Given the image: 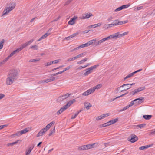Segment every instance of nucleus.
<instances>
[{
	"instance_id": "nucleus-58",
	"label": "nucleus",
	"mask_w": 155,
	"mask_h": 155,
	"mask_svg": "<svg viewBox=\"0 0 155 155\" xmlns=\"http://www.w3.org/2000/svg\"><path fill=\"white\" fill-rule=\"evenodd\" d=\"M19 141H20V142H21V140H17L15 141L14 142H12L13 143V145H15V144H17Z\"/></svg>"
},
{
	"instance_id": "nucleus-42",
	"label": "nucleus",
	"mask_w": 155,
	"mask_h": 155,
	"mask_svg": "<svg viewBox=\"0 0 155 155\" xmlns=\"http://www.w3.org/2000/svg\"><path fill=\"white\" fill-rule=\"evenodd\" d=\"M99 66L98 65H96L94 66H91L89 68L91 71L94 69H95L97 67Z\"/></svg>"
},
{
	"instance_id": "nucleus-17",
	"label": "nucleus",
	"mask_w": 155,
	"mask_h": 155,
	"mask_svg": "<svg viewBox=\"0 0 155 155\" xmlns=\"http://www.w3.org/2000/svg\"><path fill=\"white\" fill-rule=\"evenodd\" d=\"M96 144V143H94L93 144H90L86 145V148L87 150L91 149L94 147V146Z\"/></svg>"
},
{
	"instance_id": "nucleus-35",
	"label": "nucleus",
	"mask_w": 155,
	"mask_h": 155,
	"mask_svg": "<svg viewBox=\"0 0 155 155\" xmlns=\"http://www.w3.org/2000/svg\"><path fill=\"white\" fill-rule=\"evenodd\" d=\"M63 73V72L62 71H60V72H58L54 74H50V76L51 77H53L54 76H56L58 74H61Z\"/></svg>"
},
{
	"instance_id": "nucleus-29",
	"label": "nucleus",
	"mask_w": 155,
	"mask_h": 155,
	"mask_svg": "<svg viewBox=\"0 0 155 155\" xmlns=\"http://www.w3.org/2000/svg\"><path fill=\"white\" fill-rule=\"evenodd\" d=\"M38 46L36 45H34L30 47L29 48L30 49H32L34 50H37L38 49Z\"/></svg>"
},
{
	"instance_id": "nucleus-22",
	"label": "nucleus",
	"mask_w": 155,
	"mask_h": 155,
	"mask_svg": "<svg viewBox=\"0 0 155 155\" xmlns=\"http://www.w3.org/2000/svg\"><path fill=\"white\" fill-rule=\"evenodd\" d=\"M84 106L86 108L87 110H88L89 109L90 107L92 106V105L90 103L87 102L84 104Z\"/></svg>"
},
{
	"instance_id": "nucleus-16",
	"label": "nucleus",
	"mask_w": 155,
	"mask_h": 155,
	"mask_svg": "<svg viewBox=\"0 0 155 155\" xmlns=\"http://www.w3.org/2000/svg\"><path fill=\"white\" fill-rule=\"evenodd\" d=\"M45 132V131L43 129H42L37 134L36 136L37 137H38L39 136H42Z\"/></svg>"
},
{
	"instance_id": "nucleus-33",
	"label": "nucleus",
	"mask_w": 155,
	"mask_h": 155,
	"mask_svg": "<svg viewBox=\"0 0 155 155\" xmlns=\"http://www.w3.org/2000/svg\"><path fill=\"white\" fill-rule=\"evenodd\" d=\"M119 37V32H117L112 35V37L113 38H118Z\"/></svg>"
},
{
	"instance_id": "nucleus-18",
	"label": "nucleus",
	"mask_w": 155,
	"mask_h": 155,
	"mask_svg": "<svg viewBox=\"0 0 155 155\" xmlns=\"http://www.w3.org/2000/svg\"><path fill=\"white\" fill-rule=\"evenodd\" d=\"M50 34V33H47L43 35L38 40V41H39L40 40H41L42 39H44L47 37Z\"/></svg>"
},
{
	"instance_id": "nucleus-23",
	"label": "nucleus",
	"mask_w": 155,
	"mask_h": 155,
	"mask_svg": "<svg viewBox=\"0 0 155 155\" xmlns=\"http://www.w3.org/2000/svg\"><path fill=\"white\" fill-rule=\"evenodd\" d=\"M28 131L29 128H26L20 131V134H21L22 135L23 134H25L28 132Z\"/></svg>"
},
{
	"instance_id": "nucleus-19",
	"label": "nucleus",
	"mask_w": 155,
	"mask_h": 155,
	"mask_svg": "<svg viewBox=\"0 0 155 155\" xmlns=\"http://www.w3.org/2000/svg\"><path fill=\"white\" fill-rule=\"evenodd\" d=\"M144 98L143 97H141L140 98H138L135 99V102L137 101H138L137 104H140L143 102V101Z\"/></svg>"
},
{
	"instance_id": "nucleus-2",
	"label": "nucleus",
	"mask_w": 155,
	"mask_h": 155,
	"mask_svg": "<svg viewBox=\"0 0 155 155\" xmlns=\"http://www.w3.org/2000/svg\"><path fill=\"white\" fill-rule=\"evenodd\" d=\"M18 74L17 72L15 71H10L8 74L7 75V77L15 81L17 79V76Z\"/></svg>"
},
{
	"instance_id": "nucleus-56",
	"label": "nucleus",
	"mask_w": 155,
	"mask_h": 155,
	"mask_svg": "<svg viewBox=\"0 0 155 155\" xmlns=\"http://www.w3.org/2000/svg\"><path fill=\"white\" fill-rule=\"evenodd\" d=\"M122 9V8L121 7V6L120 7H119L118 8H116L115 10V11L117 12V11H120Z\"/></svg>"
},
{
	"instance_id": "nucleus-41",
	"label": "nucleus",
	"mask_w": 155,
	"mask_h": 155,
	"mask_svg": "<svg viewBox=\"0 0 155 155\" xmlns=\"http://www.w3.org/2000/svg\"><path fill=\"white\" fill-rule=\"evenodd\" d=\"M40 60V59H31L29 61V62H36L37 61H39Z\"/></svg>"
},
{
	"instance_id": "nucleus-5",
	"label": "nucleus",
	"mask_w": 155,
	"mask_h": 155,
	"mask_svg": "<svg viewBox=\"0 0 155 155\" xmlns=\"http://www.w3.org/2000/svg\"><path fill=\"white\" fill-rule=\"evenodd\" d=\"M138 140L137 137L135 134H132L130 136V139H129V141L131 143H134L137 141Z\"/></svg>"
},
{
	"instance_id": "nucleus-25",
	"label": "nucleus",
	"mask_w": 155,
	"mask_h": 155,
	"mask_svg": "<svg viewBox=\"0 0 155 155\" xmlns=\"http://www.w3.org/2000/svg\"><path fill=\"white\" fill-rule=\"evenodd\" d=\"M101 23H99L98 24H95L94 25H90L89 26V27L90 28H95L99 26H101Z\"/></svg>"
},
{
	"instance_id": "nucleus-55",
	"label": "nucleus",
	"mask_w": 155,
	"mask_h": 155,
	"mask_svg": "<svg viewBox=\"0 0 155 155\" xmlns=\"http://www.w3.org/2000/svg\"><path fill=\"white\" fill-rule=\"evenodd\" d=\"M102 116L103 119L105 117H108L109 116V114L108 113H106L105 114H102Z\"/></svg>"
},
{
	"instance_id": "nucleus-45",
	"label": "nucleus",
	"mask_w": 155,
	"mask_h": 155,
	"mask_svg": "<svg viewBox=\"0 0 155 155\" xmlns=\"http://www.w3.org/2000/svg\"><path fill=\"white\" fill-rule=\"evenodd\" d=\"M128 22V20H125V21H119L120 25H122L123 24H124L126 23L127 22Z\"/></svg>"
},
{
	"instance_id": "nucleus-6",
	"label": "nucleus",
	"mask_w": 155,
	"mask_h": 155,
	"mask_svg": "<svg viewBox=\"0 0 155 155\" xmlns=\"http://www.w3.org/2000/svg\"><path fill=\"white\" fill-rule=\"evenodd\" d=\"M70 95H71V94H69L68 93H67L64 95L58 97V100L59 102L61 101L68 98Z\"/></svg>"
},
{
	"instance_id": "nucleus-9",
	"label": "nucleus",
	"mask_w": 155,
	"mask_h": 155,
	"mask_svg": "<svg viewBox=\"0 0 155 155\" xmlns=\"http://www.w3.org/2000/svg\"><path fill=\"white\" fill-rule=\"evenodd\" d=\"M78 17L74 16L73 18L68 21V24L70 25H73L75 23V20L77 19Z\"/></svg>"
},
{
	"instance_id": "nucleus-37",
	"label": "nucleus",
	"mask_w": 155,
	"mask_h": 155,
	"mask_svg": "<svg viewBox=\"0 0 155 155\" xmlns=\"http://www.w3.org/2000/svg\"><path fill=\"white\" fill-rule=\"evenodd\" d=\"M104 26L105 27H106L107 29H108L109 28H110L112 27L113 26H114V25H113V23L110 24L105 25Z\"/></svg>"
},
{
	"instance_id": "nucleus-1",
	"label": "nucleus",
	"mask_w": 155,
	"mask_h": 155,
	"mask_svg": "<svg viewBox=\"0 0 155 155\" xmlns=\"http://www.w3.org/2000/svg\"><path fill=\"white\" fill-rule=\"evenodd\" d=\"M15 3L13 2H11L9 3V6L8 7L4 10L3 12L2 16L3 15L7 14L9 12L13 10L15 7Z\"/></svg>"
},
{
	"instance_id": "nucleus-48",
	"label": "nucleus",
	"mask_w": 155,
	"mask_h": 155,
	"mask_svg": "<svg viewBox=\"0 0 155 155\" xmlns=\"http://www.w3.org/2000/svg\"><path fill=\"white\" fill-rule=\"evenodd\" d=\"M76 59L75 58V57H73L72 58H69L68 60L67 61H71L74 60Z\"/></svg>"
},
{
	"instance_id": "nucleus-32",
	"label": "nucleus",
	"mask_w": 155,
	"mask_h": 155,
	"mask_svg": "<svg viewBox=\"0 0 155 155\" xmlns=\"http://www.w3.org/2000/svg\"><path fill=\"white\" fill-rule=\"evenodd\" d=\"M50 82L51 81L50 79H47L45 80L40 81H39V83H41L44 82L48 83Z\"/></svg>"
},
{
	"instance_id": "nucleus-15",
	"label": "nucleus",
	"mask_w": 155,
	"mask_h": 155,
	"mask_svg": "<svg viewBox=\"0 0 155 155\" xmlns=\"http://www.w3.org/2000/svg\"><path fill=\"white\" fill-rule=\"evenodd\" d=\"M118 121V118H115L114 119L111 120L108 122H107L108 124L109 125H110L112 124L115 123H116Z\"/></svg>"
},
{
	"instance_id": "nucleus-8",
	"label": "nucleus",
	"mask_w": 155,
	"mask_h": 155,
	"mask_svg": "<svg viewBox=\"0 0 155 155\" xmlns=\"http://www.w3.org/2000/svg\"><path fill=\"white\" fill-rule=\"evenodd\" d=\"M15 81L7 77L6 80V84L8 85L12 84Z\"/></svg>"
},
{
	"instance_id": "nucleus-3",
	"label": "nucleus",
	"mask_w": 155,
	"mask_h": 155,
	"mask_svg": "<svg viewBox=\"0 0 155 155\" xmlns=\"http://www.w3.org/2000/svg\"><path fill=\"white\" fill-rule=\"evenodd\" d=\"M34 39H32L29 41L24 43L23 44H22L21 45L19 48H18L19 49V51H21V50H22L24 48L26 47L28 45H30L31 43L34 41Z\"/></svg>"
},
{
	"instance_id": "nucleus-36",
	"label": "nucleus",
	"mask_w": 155,
	"mask_h": 155,
	"mask_svg": "<svg viewBox=\"0 0 155 155\" xmlns=\"http://www.w3.org/2000/svg\"><path fill=\"white\" fill-rule=\"evenodd\" d=\"M5 40L4 39H2L0 42V49L2 48L3 46V44L4 43Z\"/></svg>"
},
{
	"instance_id": "nucleus-61",
	"label": "nucleus",
	"mask_w": 155,
	"mask_h": 155,
	"mask_svg": "<svg viewBox=\"0 0 155 155\" xmlns=\"http://www.w3.org/2000/svg\"><path fill=\"white\" fill-rule=\"evenodd\" d=\"M5 96V95L4 94H3L0 93V99H2Z\"/></svg>"
},
{
	"instance_id": "nucleus-44",
	"label": "nucleus",
	"mask_w": 155,
	"mask_h": 155,
	"mask_svg": "<svg viewBox=\"0 0 155 155\" xmlns=\"http://www.w3.org/2000/svg\"><path fill=\"white\" fill-rule=\"evenodd\" d=\"M50 127L48 125H47L45 128L43 129H42L44 130L46 132L50 128Z\"/></svg>"
},
{
	"instance_id": "nucleus-53",
	"label": "nucleus",
	"mask_w": 155,
	"mask_h": 155,
	"mask_svg": "<svg viewBox=\"0 0 155 155\" xmlns=\"http://www.w3.org/2000/svg\"><path fill=\"white\" fill-rule=\"evenodd\" d=\"M34 146L35 145L34 144H32V145L29 146L28 149L31 151L32 149H33L34 147Z\"/></svg>"
},
{
	"instance_id": "nucleus-14",
	"label": "nucleus",
	"mask_w": 155,
	"mask_h": 155,
	"mask_svg": "<svg viewBox=\"0 0 155 155\" xmlns=\"http://www.w3.org/2000/svg\"><path fill=\"white\" fill-rule=\"evenodd\" d=\"M92 90H91V88L89 90H87L86 91L84 92L82 94V95L84 96H87L89 94H91L92 93H93V92H91Z\"/></svg>"
},
{
	"instance_id": "nucleus-31",
	"label": "nucleus",
	"mask_w": 155,
	"mask_h": 155,
	"mask_svg": "<svg viewBox=\"0 0 155 155\" xmlns=\"http://www.w3.org/2000/svg\"><path fill=\"white\" fill-rule=\"evenodd\" d=\"M95 40L93 39L91 40H90L87 43H88V44L89 45H92V44H94L95 45Z\"/></svg>"
},
{
	"instance_id": "nucleus-7",
	"label": "nucleus",
	"mask_w": 155,
	"mask_h": 155,
	"mask_svg": "<svg viewBox=\"0 0 155 155\" xmlns=\"http://www.w3.org/2000/svg\"><path fill=\"white\" fill-rule=\"evenodd\" d=\"M93 15L91 13L83 14L82 17L81 18V19H85L89 18L90 17L93 16Z\"/></svg>"
},
{
	"instance_id": "nucleus-64",
	"label": "nucleus",
	"mask_w": 155,
	"mask_h": 155,
	"mask_svg": "<svg viewBox=\"0 0 155 155\" xmlns=\"http://www.w3.org/2000/svg\"><path fill=\"white\" fill-rule=\"evenodd\" d=\"M31 152V151L30 150H28V149H26V152L25 153H26L27 154H30Z\"/></svg>"
},
{
	"instance_id": "nucleus-62",
	"label": "nucleus",
	"mask_w": 155,
	"mask_h": 155,
	"mask_svg": "<svg viewBox=\"0 0 155 155\" xmlns=\"http://www.w3.org/2000/svg\"><path fill=\"white\" fill-rule=\"evenodd\" d=\"M71 0H68L65 3V5L69 4L71 2Z\"/></svg>"
},
{
	"instance_id": "nucleus-38",
	"label": "nucleus",
	"mask_w": 155,
	"mask_h": 155,
	"mask_svg": "<svg viewBox=\"0 0 155 155\" xmlns=\"http://www.w3.org/2000/svg\"><path fill=\"white\" fill-rule=\"evenodd\" d=\"M130 4H128L125 5H123L122 6H121V7L122 8V9L125 8H126L130 6Z\"/></svg>"
},
{
	"instance_id": "nucleus-13",
	"label": "nucleus",
	"mask_w": 155,
	"mask_h": 155,
	"mask_svg": "<svg viewBox=\"0 0 155 155\" xmlns=\"http://www.w3.org/2000/svg\"><path fill=\"white\" fill-rule=\"evenodd\" d=\"M102 86V85L101 84H99L98 85H97L95 86L93 88H91V90H92L91 91V92H94L95 89H100Z\"/></svg>"
},
{
	"instance_id": "nucleus-27",
	"label": "nucleus",
	"mask_w": 155,
	"mask_h": 155,
	"mask_svg": "<svg viewBox=\"0 0 155 155\" xmlns=\"http://www.w3.org/2000/svg\"><path fill=\"white\" fill-rule=\"evenodd\" d=\"M78 150H87L86 147L85 145H84L80 147H79L78 148Z\"/></svg>"
},
{
	"instance_id": "nucleus-24",
	"label": "nucleus",
	"mask_w": 155,
	"mask_h": 155,
	"mask_svg": "<svg viewBox=\"0 0 155 155\" xmlns=\"http://www.w3.org/2000/svg\"><path fill=\"white\" fill-rule=\"evenodd\" d=\"M152 117L151 115H145L143 116V117L146 120H148L150 119Z\"/></svg>"
},
{
	"instance_id": "nucleus-21",
	"label": "nucleus",
	"mask_w": 155,
	"mask_h": 155,
	"mask_svg": "<svg viewBox=\"0 0 155 155\" xmlns=\"http://www.w3.org/2000/svg\"><path fill=\"white\" fill-rule=\"evenodd\" d=\"M86 54V52H84L82 53H81L80 54H78V55H77L75 57L76 59L78 58H79L81 57H83Z\"/></svg>"
},
{
	"instance_id": "nucleus-57",
	"label": "nucleus",
	"mask_w": 155,
	"mask_h": 155,
	"mask_svg": "<svg viewBox=\"0 0 155 155\" xmlns=\"http://www.w3.org/2000/svg\"><path fill=\"white\" fill-rule=\"evenodd\" d=\"M59 60H55L53 61H52L51 63H52V64H54L57 63H58L59 62Z\"/></svg>"
},
{
	"instance_id": "nucleus-63",
	"label": "nucleus",
	"mask_w": 155,
	"mask_h": 155,
	"mask_svg": "<svg viewBox=\"0 0 155 155\" xmlns=\"http://www.w3.org/2000/svg\"><path fill=\"white\" fill-rule=\"evenodd\" d=\"M84 44H82L81 45L79 46L78 47V49H79L80 48H83L84 47Z\"/></svg>"
},
{
	"instance_id": "nucleus-20",
	"label": "nucleus",
	"mask_w": 155,
	"mask_h": 155,
	"mask_svg": "<svg viewBox=\"0 0 155 155\" xmlns=\"http://www.w3.org/2000/svg\"><path fill=\"white\" fill-rule=\"evenodd\" d=\"M86 70H87L86 71L84 74V76H87L92 71H91L89 68L86 69Z\"/></svg>"
},
{
	"instance_id": "nucleus-26",
	"label": "nucleus",
	"mask_w": 155,
	"mask_h": 155,
	"mask_svg": "<svg viewBox=\"0 0 155 155\" xmlns=\"http://www.w3.org/2000/svg\"><path fill=\"white\" fill-rule=\"evenodd\" d=\"M20 51L19 49L17 48L16 50L14 51H13L9 55L11 57L12 56H13L15 54V53H18Z\"/></svg>"
},
{
	"instance_id": "nucleus-52",
	"label": "nucleus",
	"mask_w": 155,
	"mask_h": 155,
	"mask_svg": "<svg viewBox=\"0 0 155 155\" xmlns=\"http://www.w3.org/2000/svg\"><path fill=\"white\" fill-rule=\"evenodd\" d=\"M150 135H155V129L152 130L150 133Z\"/></svg>"
},
{
	"instance_id": "nucleus-4",
	"label": "nucleus",
	"mask_w": 155,
	"mask_h": 155,
	"mask_svg": "<svg viewBox=\"0 0 155 155\" xmlns=\"http://www.w3.org/2000/svg\"><path fill=\"white\" fill-rule=\"evenodd\" d=\"M145 89V87H139L137 89H135L132 92H130V94H132V95H135L137 93L139 92L142 90H144Z\"/></svg>"
},
{
	"instance_id": "nucleus-28",
	"label": "nucleus",
	"mask_w": 155,
	"mask_h": 155,
	"mask_svg": "<svg viewBox=\"0 0 155 155\" xmlns=\"http://www.w3.org/2000/svg\"><path fill=\"white\" fill-rule=\"evenodd\" d=\"M119 21L118 20H115L113 21V25L114 26H116L117 25H120Z\"/></svg>"
},
{
	"instance_id": "nucleus-30",
	"label": "nucleus",
	"mask_w": 155,
	"mask_h": 155,
	"mask_svg": "<svg viewBox=\"0 0 155 155\" xmlns=\"http://www.w3.org/2000/svg\"><path fill=\"white\" fill-rule=\"evenodd\" d=\"M88 58H84V59L82 60H81L80 61H78L77 63L78 64H81L82 63H83L86 61L88 60Z\"/></svg>"
},
{
	"instance_id": "nucleus-40",
	"label": "nucleus",
	"mask_w": 155,
	"mask_h": 155,
	"mask_svg": "<svg viewBox=\"0 0 155 155\" xmlns=\"http://www.w3.org/2000/svg\"><path fill=\"white\" fill-rule=\"evenodd\" d=\"M145 125H146V124H141L138 125H137L136 126V127H138L140 128H143L144 127V126H145Z\"/></svg>"
},
{
	"instance_id": "nucleus-47",
	"label": "nucleus",
	"mask_w": 155,
	"mask_h": 155,
	"mask_svg": "<svg viewBox=\"0 0 155 155\" xmlns=\"http://www.w3.org/2000/svg\"><path fill=\"white\" fill-rule=\"evenodd\" d=\"M134 102H135L134 100L132 101L130 104L129 105H128V107H130L133 106L134 104Z\"/></svg>"
},
{
	"instance_id": "nucleus-10",
	"label": "nucleus",
	"mask_w": 155,
	"mask_h": 155,
	"mask_svg": "<svg viewBox=\"0 0 155 155\" xmlns=\"http://www.w3.org/2000/svg\"><path fill=\"white\" fill-rule=\"evenodd\" d=\"M75 101V100L73 99L72 100H71L68 102L67 104L64 105L65 107L67 109Z\"/></svg>"
},
{
	"instance_id": "nucleus-49",
	"label": "nucleus",
	"mask_w": 155,
	"mask_h": 155,
	"mask_svg": "<svg viewBox=\"0 0 155 155\" xmlns=\"http://www.w3.org/2000/svg\"><path fill=\"white\" fill-rule=\"evenodd\" d=\"M129 107H128V105L126 106L125 107H124L120 111V112H121L123 111H124L126 110V109H128Z\"/></svg>"
},
{
	"instance_id": "nucleus-43",
	"label": "nucleus",
	"mask_w": 155,
	"mask_h": 155,
	"mask_svg": "<svg viewBox=\"0 0 155 155\" xmlns=\"http://www.w3.org/2000/svg\"><path fill=\"white\" fill-rule=\"evenodd\" d=\"M102 43V42L101 40H99V41H98L97 42H96L95 41V45L96 46L98 45H99L100 44H101Z\"/></svg>"
},
{
	"instance_id": "nucleus-12",
	"label": "nucleus",
	"mask_w": 155,
	"mask_h": 155,
	"mask_svg": "<svg viewBox=\"0 0 155 155\" xmlns=\"http://www.w3.org/2000/svg\"><path fill=\"white\" fill-rule=\"evenodd\" d=\"M153 145V144H151L147 145L144 146H142L139 147V149L140 150H143L145 149H147L148 147H152Z\"/></svg>"
},
{
	"instance_id": "nucleus-51",
	"label": "nucleus",
	"mask_w": 155,
	"mask_h": 155,
	"mask_svg": "<svg viewBox=\"0 0 155 155\" xmlns=\"http://www.w3.org/2000/svg\"><path fill=\"white\" fill-rule=\"evenodd\" d=\"M79 34V33L78 32H77L76 33H74L72 35H71V36L72 37V38H73L75 36H77V35H78Z\"/></svg>"
},
{
	"instance_id": "nucleus-50",
	"label": "nucleus",
	"mask_w": 155,
	"mask_h": 155,
	"mask_svg": "<svg viewBox=\"0 0 155 155\" xmlns=\"http://www.w3.org/2000/svg\"><path fill=\"white\" fill-rule=\"evenodd\" d=\"M58 78V77H52L51 78H49V79L50 80V81L51 82V81H53L55 79H57Z\"/></svg>"
},
{
	"instance_id": "nucleus-59",
	"label": "nucleus",
	"mask_w": 155,
	"mask_h": 155,
	"mask_svg": "<svg viewBox=\"0 0 155 155\" xmlns=\"http://www.w3.org/2000/svg\"><path fill=\"white\" fill-rule=\"evenodd\" d=\"M55 123V122L54 121H52V122H50L49 124H48V126H49L50 127L53 124H54Z\"/></svg>"
},
{
	"instance_id": "nucleus-46",
	"label": "nucleus",
	"mask_w": 155,
	"mask_h": 155,
	"mask_svg": "<svg viewBox=\"0 0 155 155\" xmlns=\"http://www.w3.org/2000/svg\"><path fill=\"white\" fill-rule=\"evenodd\" d=\"M103 119V118L102 117V115H101L99 116L98 117H97L96 118V120H99Z\"/></svg>"
},
{
	"instance_id": "nucleus-34",
	"label": "nucleus",
	"mask_w": 155,
	"mask_h": 155,
	"mask_svg": "<svg viewBox=\"0 0 155 155\" xmlns=\"http://www.w3.org/2000/svg\"><path fill=\"white\" fill-rule=\"evenodd\" d=\"M50 133L49 134L48 136H51L52 135L53 133L55 132V127H54V128L53 129H51L50 130Z\"/></svg>"
},
{
	"instance_id": "nucleus-39",
	"label": "nucleus",
	"mask_w": 155,
	"mask_h": 155,
	"mask_svg": "<svg viewBox=\"0 0 155 155\" xmlns=\"http://www.w3.org/2000/svg\"><path fill=\"white\" fill-rule=\"evenodd\" d=\"M109 126V124L107 122V123H104L101 125L100 126L101 127H106Z\"/></svg>"
},
{
	"instance_id": "nucleus-54",
	"label": "nucleus",
	"mask_w": 155,
	"mask_h": 155,
	"mask_svg": "<svg viewBox=\"0 0 155 155\" xmlns=\"http://www.w3.org/2000/svg\"><path fill=\"white\" fill-rule=\"evenodd\" d=\"M128 34V32H124L123 33L120 35V36H119L120 37H122L124 35H127Z\"/></svg>"
},
{
	"instance_id": "nucleus-11",
	"label": "nucleus",
	"mask_w": 155,
	"mask_h": 155,
	"mask_svg": "<svg viewBox=\"0 0 155 155\" xmlns=\"http://www.w3.org/2000/svg\"><path fill=\"white\" fill-rule=\"evenodd\" d=\"M67 108L66 107L64 106L61 108L57 112V114L58 115L62 113L63 111L65 110Z\"/></svg>"
},
{
	"instance_id": "nucleus-60",
	"label": "nucleus",
	"mask_w": 155,
	"mask_h": 155,
	"mask_svg": "<svg viewBox=\"0 0 155 155\" xmlns=\"http://www.w3.org/2000/svg\"><path fill=\"white\" fill-rule=\"evenodd\" d=\"M70 68V66H68L66 68H64V70L62 71L63 73L66 71L68 70Z\"/></svg>"
}]
</instances>
